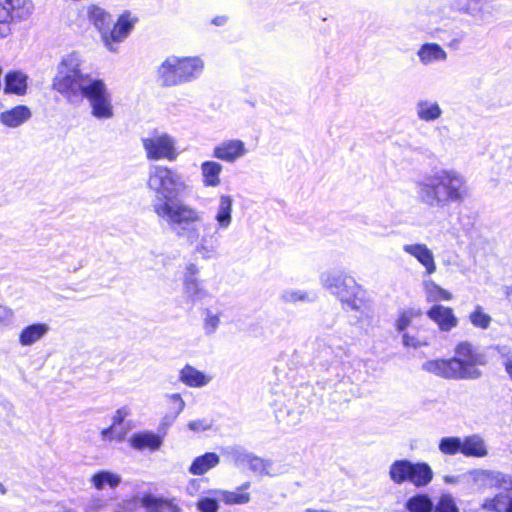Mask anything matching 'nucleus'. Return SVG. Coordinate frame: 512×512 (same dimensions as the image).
Listing matches in <instances>:
<instances>
[{
    "mask_svg": "<svg viewBox=\"0 0 512 512\" xmlns=\"http://www.w3.org/2000/svg\"><path fill=\"white\" fill-rule=\"evenodd\" d=\"M199 270L194 264H189L184 277V289L190 296H197L202 292L200 281L197 279Z\"/></svg>",
    "mask_w": 512,
    "mask_h": 512,
    "instance_id": "obj_33",
    "label": "nucleus"
},
{
    "mask_svg": "<svg viewBox=\"0 0 512 512\" xmlns=\"http://www.w3.org/2000/svg\"><path fill=\"white\" fill-rule=\"evenodd\" d=\"M4 91L22 96L27 92V76L19 71L8 72L5 76Z\"/></svg>",
    "mask_w": 512,
    "mask_h": 512,
    "instance_id": "obj_23",
    "label": "nucleus"
},
{
    "mask_svg": "<svg viewBox=\"0 0 512 512\" xmlns=\"http://www.w3.org/2000/svg\"><path fill=\"white\" fill-rule=\"evenodd\" d=\"M225 20H226V18H225V17H216V18H214V19H213V21H212V22H213L215 25H221L222 23H224V22H225Z\"/></svg>",
    "mask_w": 512,
    "mask_h": 512,
    "instance_id": "obj_47",
    "label": "nucleus"
},
{
    "mask_svg": "<svg viewBox=\"0 0 512 512\" xmlns=\"http://www.w3.org/2000/svg\"><path fill=\"white\" fill-rule=\"evenodd\" d=\"M250 488V482H245L235 491H221V499L226 505H242L247 504L251 497L246 490Z\"/></svg>",
    "mask_w": 512,
    "mask_h": 512,
    "instance_id": "obj_27",
    "label": "nucleus"
},
{
    "mask_svg": "<svg viewBox=\"0 0 512 512\" xmlns=\"http://www.w3.org/2000/svg\"><path fill=\"white\" fill-rule=\"evenodd\" d=\"M92 80L89 74L81 71L78 63L72 59H63L52 81V88L67 101L79 102L86 96L87 87L90 86Z\"/></svg>",
    "mask_w": 512,
    "mask_h": 512,
    "instance_id": "obj_5",
    "label": "nucleus"
},
{
    "mask_svg": "<svg viewBox=\"0 0 512 512\" xmlns=\"http://www.w3.org/2000/svg\"><path fill=\"white\" fill-rule=\"evenodd\" d=\"M219 324V317L217 315H208L205 319V329L208 333L215 331Z\"/></svg>",
    "mask_w": 512,
    "mask_h": 512,
    "instance_id": "obj_45",
    "label": "nucleus"
},
{
    "mask_svg": "<svg viewBox=\"0 0 512 512\" xmlns=\"http://www.w3.org/2000/svg\"><path fill=\"white\" fill-rule=\"evenodd\" d=\"M84 98L89 101L91 114L98 119H109L113 116L111 94L102 79L95 78L87 87Z\"/></svg>",
    "mask_w": 512,
    "mask_h": 512,
    "instance_id": "obj_10",
    "label": "nucleus"
},
{
    "mask_svg": "<svg viewBox=\"0 0 512 512\" xmlns=\"http://www.w3.org/2000/svg\"><path fill=\"white\" fill-rule=\"evenodd\" d=\"M49 331L45 323H33L26 326L19 334V342L22 346H30L40 340Z\"/></svg>",
    "mask_w": 512,
    "mask_h": 512,
    "instance_id": "obj_25",
    "label": "nucleus"
},
{
    "mask_svg": "<svg viewBox=\"0 0 512 512\" xmlns=\"http://www.w3.org/2000/svg\"><path fill=\"white\" fill-rule=\"evenodd\" d=\"M505 298L508 301V303L511 305V308H512V284L510 286L506 287Z\"/></svg>",
    "mask_w": 512,
    "mask_h": 512,
    "instance_id": "obj_46",
    "label": "nucleus"
},
{
    "mask_svg": "<svg viewBox=\"0 0 512 512\" xmlns=\"http://www.w3.org/2000/svg\"><path fill=\"white\" fill-rule=\"evenodd\" d=\"M462 454L466 457L482 458L488 454V451L481 437L471 435L462 440Z\"/></svg>",
    "mask_w": 512,
    "mask_h": 512,
    "instance_id": "obj_24",
    "label": "nucleus"
},
{
    "mask_svg": "<svg viewBox=\"0 0 512 512\" xmlns=\"http://www.w3.org/2000/svg\"><path fill=\"white\" fill-rule=\"evenodd\" d=\"M508 512H512V506L508 509Z\"/></svg>",
    "mask_w": 512,
    "mask_h": 512,
    "instance_id": "obj_49",
    "label": "nucleus"
},
{
    "mask_svg": "<svg viewBox=\"0 0 512 512\" xmlns=\"http://www.w3.org/2000/svg\"><path fill=\"white\" fill-rule=\"evenodd\" d=\"M179 379L186 386L194 388L205 386L210 381V377L189 364L180 370Z\"/></svg>",
    "mask_w": 512,
    "mask_h": 512,
    "instance_id": "obj_22",
    "label": "nucleus"
},
{
    "mask_svg": "<svg viewBox=\"0 0 512 512\" xmlns=\"http://www.w3.org/2000/svg\"><path fill=\"white\" fill-rule=\"evenodd\" d=\"M141 506L146 512H180L175 498L166 499L156 497L150 493H144L140 498Z\"/></svg>",
    "mask_w": 512,
    "mask_h": 512,
    "instance_id": "obj_15",
    "label": "nucleus"
},
{
    "mask_svg": "<svg viewBox=\"0 0 512 512\" xmlns=\"http://www.w3.org/2000/svg\"><path fill=\"white\" fill-rule=\"evenodd\" d=\"M231 211H232L231 197L227 196V195H222L220 197L218 212L216 214V220L222 227H227L230 224Z\"/></svg>",
    "mask_w": 512,
    "mask_h": 512,
    "instance_id": "obj_38",
    "label": "nucleus"
},
{
    "mask_svg": "<svg viewBox=\"0 0 512 512\" xmlns=\"http://www.w3.org/2000/svg\"><path fill=\"white\" fill-rule=\"evenodd\" d=\"M188 427L190 430L199 432V431H205L210 428V424L207 423L206 420H194L190 421L188 423Z\"/></svg>",
    "mask_w": 512,
    "mask_h": 512,
    "instance_id": "obj_44",
    "label": "nucleus"
},
{
    "mask_svg": "<svg viewBox=\"0 0 512 512\" xmlns=\"http://www.w3.org/2000/svg\"><path fill=\"white\" fill-rule=\"evenodd\" d=\"M403 249L425 267L427 274H432L436 271L434 256L425 244H409L405 245Z\"/></svg>",
    "mask_w": 512,
    "mask_h": 512,
    "instance_id": "obj_18",
    "label": "nucleus"
},
{
    "mask_svg": "<svg viewBox=\"0 0 512 512\" xmlns=\"http://www.w3.org/2000/svg\"><path fill=\"white\" fill-rule=\"evenodd\" d=\"M483 485L488 489L512 488V477L498 471H485L482 473Z\"/></svg>",
    "mask_w": 512,
    "mask_h": 512,
    "instance_id": "obj_26",
    "label": "nucleus"
},
{
    "mask_svg": "<svg viewBox=\"0 0 512 512\" xmlns=\"http://www.w3.org/2000/svg\"><path fill=\"white\" fill-rule=\"evenodd\" d=\"M469 321L473 327L486 330L490 327L492 318L484 311L482 306L477 305L474 307L472 312H470Z\"/></svg>",
    "mask_w": 512,
    "mask_h": 512,
    "instance_id": "obj_37",
    "label": "nucleus"
},
{
    "mask_svg": "<svg viewBox=\"0 0 512 512\" xmlns=\"http://www.w3.org/2000/svg\"><path fill=\"white\" fill-rule=\"evenodd\" d=\"M246 152L241 140H228L217 145L213 150V156L226 162H234Z\"/></svg>",
    "mask_w": 512,
    "mask_h": 512,
    "instance_id": "obj_16",
    "label": "nucleus"
},
{
    "mask_svg": "<svg viewBox=\"0 0 512 512\" xmlns=\"http://www.w3.org/2000/svg\"><path fill=\"white\" fill-rule=\"evenodd\" d=\"M87 17L100 33L101 40L109 50H115L114 45L124 41L138 21V18L133 16L130 11L125 10L111 27L112 17L110 13L94 4L88 7Z\"/></svg>",
    "mask_w": 512,
    "mask_h": 512,
    "instance_id": "obj_3",
    "label": "nucleus"
},
{
    "mask_svg": "<svg viewBox=\"0 0 512 512\" xmlns=\"http://www.w3.org/2000/svg\"><path fill=\"white\" fill-rule=\"evenodd\" d=\"M421 198L429 206L444 207L462 202L467 196L464 178L452 170H442L420 184Z\"/></svg>",
    "mask_w": 512,
    "mask_h": 512,
    "instance_id": "obj_2",
    "label": "nucleus"
},
{
    "mask_svg": "<svg viewBox=\"0 0 512 512\" xmlns=\"http://www.w3.org/2000/svg\"><path fill=\"white\" fill-rule=\"evenodd\" d=\"M389 476L394 484L411 483L422 488L431 483L434 477L431 466L426 462H411L407 459L395 460L389 468Z\"/></svg>",
    "mask_w": 512,
    "mask_h": 512,
    "instance_id": "obj_7",
    "label": "nucleus"
},
{
    "mask_svg": "<svg viewBox=\"0 0 512 512\" xmlns=\"http://www.w3.org/2000/svg\"><path fill=\"white\" fill-rule=\"evenodd\" d=\"M197 508L200 512H217L219 505L216 499L203 497L198 500Z\"/></svg>",
    "mask_w": 512,
    "mask_h": 512,
    "instance_id": "obj_41",
    "label": "nucleus"
},
{
    "mask_svg": "<svg viewBox=\"0 0 512 512\" xmlns=\"http://www.w3.org/2000/svg\"><path fill=\"white\" fill-rule=\"evenodd\" d=\"M441 113L442 111L437 103H430L428 101L418 103L417 115L423 121H434L441 116Z\"/></svg>",
    "mask_w": 512,
    "mask_h": 512,
    "instance_id": "obj_36",
    "label": "nucleus"
},
{
    "mask_svg": "<svg viewBox=\"0 0 512 512\" xmlns=\"http://www.w3.org/2000/svg\"><path fill=\"white\" fill-rule=\"evenodd\" d=\"M426 314L438 326L441 332H449L456 328L459 323L453 308L448 306L434 304L427 310Z\"/></svg>",
    "mask_w": 512,
    "mask_h": 512,
    "instance_id": "obj_14",
    "label": "nucleus"
},
{
    "mask_svg": "<svg viewBox=\"0 0 512 512\" xmlns=\"http://www.w3.org/2000/svg\"><path fill=\"white\" fill-rule=\"evenodd\" d=\"M31 12V0H0V38L10 35L12 25L25 20Z\"/></svg>",
    "mask_w": 512,
    "mask_h": 512,
    "instance_id": "obj_8",
    "label": "nucleus"
},
{
    "mask_svg": "<svg viewBox=\"0 0 512 512\" xmlns=\"http://www.w3.org/2000/svg\"><path fill=\"white\" fill-rule=\"evenodd\" d=\"M418 56L423 64H429L434 61L445 60L447 53L437 43H425L418 50Z\"/></svg>",
    "mask_w": 512,
    "mask_h": 512,
    "instance_id": "obj_28",
    "label": "nucleus"
},
{
    "mask_svg": "<svg viewBox=\"0 0 512 512\" xmlns=\"http://www.w3.org/2000/svg\"><path fill=\"white\" fill-rule=\"evenodd\" d=\"M330 287L334 288V294L343 304L358 310L364 304L365 291L358 285L355 279L348 275H339L332 279Z\"/></svg>",
    "mask_w": 512,
    "mask_h": 512,
    "instance_id": "obj_12",
    "label": "nucleus"
},
{
    "mask_svg": "<svg viewBox=\"0 0 512 512\" xmlns=\"http://www.w3.org/2000/svg\"><path fill=\"white\" fill-rule=\"evenodd\" d=\"M203 183L205 186H217L220 183L219 175L222 167L214 161H205L201 165Z\"/></svg>",
    "mask_w": 512,
    "mask_h": 512,
    "instance_id": "obj_32",
    "label": "nucleus"
},
{
    "mask_svg": "<svg viewBox=\"0 0 512 512\" xmlns=\"http://www.w3.org/2000/svg\"><path fill=\"white\" fill-rule=\"evenodd\" d=\"M406 508L409 512H431L433 503L427 495L418 494L407 500Z\"/></svg>",
    "mask_w": 512,
    "mask_h": 512,
    "instance_id": "obj_35",
    "label": "nucleus"
},
{
    "mask_svg": "<svg viewBox=\"0 0 512 512\" xmlns=\"http://www.w3.org/2000/svg\"><path fill=\"white\" fill-rule=\"evenodd\" d=\"M249 468L254 472H262L266 469L267 465L265 461L256 456H250L247 458Z\"/></svg>",
    "mask_w": 512,
    "mask_h": 512,
    "instance_id": "obj_43",
    "label": "nucleus"
},
{
    "mask_svg": "<svg viewBox=\"0 0 512 512\" xmlns=\"http://www.w3.org/2000/svg\"><path fill=\"white\" fill-rule=\"evenodd\" d=\"M180 183L177 172L163 165L154 166L147 179V186L156 193L172 192Z\"/></svg>",
    "mask_w": 512,
    "mask_h": 512,
    "instance_id": "obj_13",
    "label": "nucleus"
},
{
    "mask_svg": "<svg viewBox=\"0 0 512 512\" xmlns=\"http://www.w3.org/2000/svg\"><path fill=\"white\" fill-rule=\"evenodd\" d=\"M394 327L402 335V344L407 349H419L430 345L436 331L424 319L419 309H403L398 313Z\"/></svg>",
    "mask_w": 512,
    "mask_h": 512,
    "instance_id": "obj_4",
    "label": "nucleus"
},
{
    "mask_svg": "<svg viewBox=\"0 0 512 512\" xmlns=\"http://www.w3.org/2000/svg\"><path fill=\"white\" fill-rule=\"evenodd\" d=\"M130 414V409L127 406L120 407L116 410L112 418V423L109 427L102 429L101 436L103 440L108 441H123L126 437V431L114 433V428L121 425L125 418Z\"/></svg>",
    "mask_w": 512,
    "mask_h": 512,
    "instance_id": "obj_20",
    "label": "nucleus"
},
{
    "mask_svg": "<svg viewBox=\"0 0 512 512\" xmlns=\"http://www.w3.org/2000/svg\"><path fill=\"white\" fill-rule=\"evenodd\" d=\"M220 463V457L215 452H206L196 457L189 466L192 475L201 476Z\"/></svg>",
    "mask_w": 512,
    "mask_h": 512,
    "instance_id": "obj_21",
    "label": "nucleus"
},
{
    "mask_svg": "<svg viewBox=\"0 0 512 512\" xmlns=\"http://www.w3.org/2000/svg\"><path fill=\"white\" fill-rule=\"evenodd\" d=\"M450 358H436L423 363L422 369L447 380H475L481 377L479 366L485 364L484 356L469 341H460Z\"/></svg>",
    "mask_w": 512,
    "mask_h": 512,
    "instance_id": "obj_1",
    "label": "nucleus"
},
{
    "mask_svg": "<svg viewBox=\"0 0 512 512\" xmlns=\"http://www.w3.org/2000/svg\"><path fill=\"white\" fill-rule=\"evenodd\" d=\"M435 511L436 512H459V509L451 497L443 496L439 499Z\"/></svg>",
    "mask_w": 512,
    "mask_h": 512,
    "instance_id": "obj_40",
    "label": "nucleus"
},
{
    "mask_svg": "<svg viewBox=\"0 0 512 512\" xmlns=\"http://www.w3.org/2000/svg\"><path fill=\"white\" fill-rule=\"evenodd\" d=\"M154 212L170 225H190L200 220L198 212L182 203L172 204L168 200L153 205Z\"/></svg>",
    "mask_w": 512,
    "mask_h": 512,
    "instance_id": "obj_11",
    "label": "nucleus"
},
{
    "mask_svg": "<svg viewBox=\"0 0 512 512\" xmlns=\"http://www.w3.org/2000/svg\"><path fill=\"white\" fill-rule=\"evenodd\" d=\"M166 405L168 411L164 416V421L169 424L183 411L185 402L180 394H173L168 397Z\"/></svg>",
    "mask_w": 512,
    "mask_h": 512,
    "instance_id": "obj_34",
    "label": "nucleus"
},
{
    "mask_svg": "<svg viewBox=\"0 0 512 512\" xmlns=\"http://www.w3.org/2000/svg\"><path fill=\"white\" fill-rule=\"evenodd\" d=\"M439 450L445 455L462 454V440L458 437H444L439 442Z\"/></svg>",
    "mask_w": 512,
    "mask_h": 512,
    "instance_id": "obj_39",
    "label": "nucleus"
},
{
    "mask_svg": "<svg viewBox=\"0 0 512 512\" xmlns=\"http://www.w3.org/2000/svg\"><path fill=\"white\" fill-rule=\"evenodd\" d=\"M148 160L174 161L178 152L173 138L167 134L154 130L150 136L141 139Z\"/></svg>",
    "mask_w": 512,
    "mask_h": 512,
    "instance_id": "obj_9",
    "label": "nucleus"
},
{
    "mask_svg": "<svg viewBox=\"0 0 512 512\" xmlns=\"http://www.w3.org/2000/svg\"><path fill=\"white\" fill-rule=\"evenodd\" d=\"M303 512H331V511L323 510V509L317 510V509L308 508V509L304 510Z\"/></svg>",
    "mask_w": 512,
    "mask_h": 512,
    "instance_id": "obj_48",
    "label": "nucleus"
},
{
    "mask_svg": "<svg viewBox=\"0 0 512 512\" xmlns=\"http://www.w3.org/2000/svg\"><path fill=\"white\" fill-rule=\"evenodd\" d=\"M506 499L505 495L496 494L493 497L486 498L481 504V509L487 512H508V509L512 506V498L508 501Z\"/></svg>",
    "mask_w": 512,
    "mask_h": 512,
    "instance_id": "obj_30",
    "label": "nucleus"
},
{
    "mask_svg": "<svg viewBox=\"0 0 512 512\" xmlns=\"http://www.w3.org/2000/svg\"><path fill=\"white\" fill-rule=\"evenodd\" d=\"M427 301L438 303L441 301H450L453 299V294L442 288L440 285L433 281L426 282L424 285Z\"/></svg>",
    "mask_w": 512,
    "mask_h": 512,
    "instance_id": "obj_31",
    "label": "nucleus"
},
{
    "mask_svg": "<svg viewBox=\"0 0 512 512\" xmlns=\"http://www.w3.org/2000/svg\"><path fill=\"white\" fill-rule=\"evenodd\" d=\"M503 346H496L495 350L502 356L503 362L502 365L504 367L505 373L507 374L509 380L512 382V354H503L502 350Z\"/></svg>",
    "mask_w": 512,
    "mask_h": 512,
    "instance_id": "obj_42",
    "label": "nucleus"
},
{
    "mask_svg": "<svg viewBox=\"0 0 512 512\" xmlns=\"http://www.w3.org/2000/svg\"><path fill=\"white\" fill-rule=\"evenodd\" d=\"M204 64L199 57L169 56L159 66L157 73L164 87L187 83L196 78Z\"/></svg>",
    "mask_w": 512,
    "mask_h": 512,
    "instance_id": "obj_6",
    "label": "nucleus"
},
{
    "mask_svg": "<svg viewBox=\"0 0 512 512\" xmlns=\"http://www.w3.org/2000/svg\"><path fill=\"white\" fill-rule=\"evenodd\" d=\"M31 117L30 109L25 105H17L0 114V121L3 125L15 128L26 122Z\"/></svg>",
    "mask_w": 512,
    "mask_h": 512,
    "instance_id": "obj_19",
    "label": "nucleus"
},
{
    "mask_svg": "<svg viewBox=\"0 0 512 512\" xmlns=\"http://www.w3.org/2000/svg\"><path fill=\"white\" fill-rule=\"evenodd\" d=\"M162 442L161 436L149 431L134 433L129 439L130 446L139 451H155L161 447Z\"/></svg>",
    "mask_w": 512,
    "mask_h": 512,
    "instance_id": "obj_17",
    "label": "nucleus"
},
{
    "mask_svg": "<svg viewBox=\"0 0 512 512\" xmlns=\"http://www.w3.org/2000/svg\"><path fill=\"white\" fill-rule=\"evenodd\" d=\"M90 481L97 490H102L105 486L115 489L120 484L121 478L113 472L101 470L93 474Z\"/></svg>",
    "mask_w": 512,
    "mask_h": 512,
    "instance_id": "obj_29",
    "label": "nucleus"
}]
</instances>
